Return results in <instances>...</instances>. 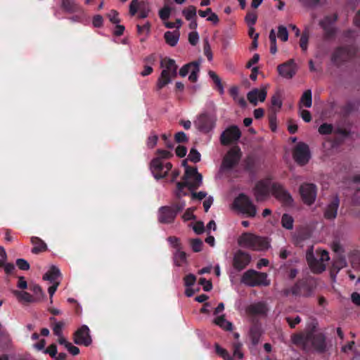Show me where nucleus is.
I'll use <instances>...</instances> for the list:
<instances>
[{"instance_id":"40","label":"nucleus","mask_w":360,"mask_h":360,"mask_svg":"<svg viewBox=\"0 0 360 360\" xmlns=\"http://www.w3.org/2000/svg\"><path fill=\"white\" fill-rule=\"evenodd\" d=\"M309 34V31L305 30L302 32L300 39V46L302 51L305 52L308 48Z\"/></svg>"},{"instance_id":"21","label":"nucleus","mask_w":360,"mask_h":360,"mask_svg":"<svg viewBox=\"0 0 360 360\" xmlns=\"http://www.w3.org/2000/svg\"><path fill=\"white\" fill-rule=\"evenodd\" d=\"M340 199L336 195L333 196L323 210V217L327 220H334L338 215Z\"/></svg>"},{"instance_id":"43","label":"nucleus","mask_w":360,"mask_h":360,"mask_svg":"<svg viewBox=\"0 0 360 360\" xmlns=\"http://www.w3.org/2000/svg\"><path fill=\"white\" fill-rule=\"evenodd\" d=\"M269 41H270V53L275 54L277 52V44H276V35L275 30L271 29L269 32Z\"/></svg>"},{"instance_id":"2","label":"nucleus","mask_w":360,"mask_h":360,"mask_svg":"<svg viewBox=\"0 0 360 360\" xmlns=\"http://www.w3.org/2000/svg\"><path fill=\"white\" fill-rule=\"evenodd\" d=\"M292 342L304 350L314 349L319 353L324 352L326 348V338L321 333H315L313 331H309L306 333H295L292 335Z\"/></svg>"},{"instance_id":"50","label":"nucleus","mask_w":360,"mask_h":360,"mask_svg":"<svg viewBox=\"0 0 360 360\" xmlns=\"http://www.w3.org/2000/svg\"><path fill=\"white\" fill-rule=\"evenodd\" d=\"M333 125L330 124L323 123L319 127V132L321 134H330L333 132Z\"/></svg>"},{"instance_id":"13","label":"nucleus","mask_w":360,"mask_h":360,"mask_svg":"<svg viewBox=\"0 0 360 360\" xmlns=\"http://www.w3.org/2000/svg\"><path fill=\"white\" fill-rule=\"evenodd\" d=\"M338 20V15L334 14L333 15H328L324 18L320 22V26L323 30V38L325 40H330L335 38L337 29L334 26L335 22Z\"/></svg>"},{"instance_id":"8","label":"nucleus","mask_w":360,"mask_h":360,"mask_svg":"<svg viewBox=\"0 0 360 360\" xmlns=\"http://www.w3.org/2000/svg\"><path fill=\"white\" fill-rule=\"evenodd\" d=\"M242 158V152L238 146L231 148L223 158L221 169L231 171L237 166Z\"/></svg>"},{"instance_id":"28","label":"nucleus","mask_w":360,"mask_h":360,"mask_svg":"<svg viewBox=\"0 0 360 360\" xmlns=\"http://www.w3.org/2000/svg\"><path fill=\"white\" fill-rule=\"evenodd\" d=\"M31 243L34 245L32 249L33 254H39L47 250L46 244L39 237L33 236L31 238Z\"/></svg>"},{"instance_id":"44","label":"nucleus","mask_w":360,"mask_h":360,"mask_svg":"<svg viewBox=\"0 0 360 360\" xmlns=\"http://www.w3.org/2000/svg\"><path fill=\"white\" fill-rule=\"evenodd\" d=\"M209 75H210V78L212 79V81L214 82V84H216L219 94H223L224 91V86L222 85L221 79L213 71H210Z\"/></svg>"},{"instance_id":"32","label":"nucleus","mask_w":360,"mask_h":360,"mask_svg":"<svg viewBox=\"0 0 360 360\" xmlns=\"http://www.w3.org/2000/svg\"><path fill=\"white\" fill-rule=\"evenodd\" d=\"M174 262L176 266H181L183 264L187 262V255L185 252L181 250V247L176 249L174 255Z\"/></svg>"},{"instance_id":"12","label":"nucleus","mask_w":360,"mask_h":360,"mask_svg":"<svg viewBox=\"0 0 360 360\" xmlns=\"http://www.w3.org/2000/svg\"><path fill=\"white\" fill-rule=\"evenodd\" d=\"M292 155L298 165L301 166L307 165L311 158L308 145L303 142L298 143L294 148Z\"/></svg>"},{"instance_id":"55","label":"nucleus","mask_w":360,"mask_h":360,"mask_svg":"<svg viewBox=\"0 0 360 360\" xmlns=\"http://www.w3.org/2000/svg\"><path fill=\"white\" fill-rule=\"evenodd\" d=\"M15 263L20 270L27 271L30 268V264L24 259H17Z\"/></svg>"},{"instance_id":"10","label":"nucleus","mask_w":360,"mask_h":360,"mask_svg":"<svg viewBox=\"0 0 360 360\" xmlns=\"http://www.w3.org/2000/svg\"><path fill=\"white\" fill-rule=\"evenodd\" d=\"M251 255L243 250H237L233 255L232 266L238 272L244 270L251 262Z\"/></svg>"},{"instance_id":"62","label":"nucleus","mask_w":360,"mask_h":360,"mask_svg":"<svg viewBox=\"0 0 360 360\" xmlns=\"http://www.w3.org/2000/svg\"><path fill=\"white\" fill-rule=\"evenodd\" d=\"M44 353L49 354L52 358L56 357L57 346L55 344H51L45 349Z\"/></svg>"},{"instance_id":"51","label":"nucleus","mask_w":360,"mask_h":360,"mask_svg":"<svg viewBox=\"0 0 360 360\" xmlns=\"http://www.w3.org/2000/svg\"><path fill=\"white\" fill-rule=\"evenodd\" d=\"M139 13L138 15L139 18H146L148 17V13L150 12V9L148 6H146L144 3H141L139 6Z\"/></svg>"},{"instance_id":"29","label":"nucleus","mask_w":360,"mask_h":360,"mask_svg":"<svg viewBox=\"0 0 360 360\" xmlns=\"http://www.w3.org/2000/svg\"><path fill=\"white\" fill-rule=\"evenodd\" d=\"M244 169L251 175L257 174V161L253 156H248L244 160Z\"/></svg>"},{"instance_id":"56","label":"nucleus","mask_w":360,"mask_h":360,"mask_svg":"<svg viewBox=\"0 0 360 360\" xmlns=\"http://www.w3.org/2000/svg\"><path fill=\"white\" fill-rule=\"evenodd\" d=\"M174 140L176 143H186L188 138L184 131H179L174 135Z\"/></svg>"},{"instance_id":"4","label":"nucleus","mask_w":360,"mask_h":360,"mask_svg":"<svg viewBox=\"0 0 360 360\" xmlns=\"http://www.w3.org/2000/svg\"><path fill=\"white\" fill-rule=\"evenodd\" d=\"M316 288V283L311 278L298 280L291 288L283 290V294L288 296L292 294L295 296L309 297Z\"/></svg>"},{"instance_id":"5","label":"nucleus","mask_w":360,"mask_h":360,"mask_svg":"<svg viewBox=\"0 0 360 360\" xmlns=\"http://www.w3.org/2000/svg\"><path fill=\"white\" fill-rule=\"evenodd\" d=\"M186 206V202L178 199L172 206H162L158 210V221L162 224H172L174 221L179 212Z\"/></svg>"},{"instance_id":"9","label":"nucleus","mask_w":360,"mask_h":360,"mask_svg":"<svg viewBox=\"0 0 360 360\" xmlns=\"http://www.w3.org/2000/svg\"><path fill=\"white\" fill-rule=\"evenodd\" d=\"M235 207L243 214L250 217H255L257 214V207L252 203L250 198L244 194L240 193L234 200Z\"/></svg>"},{"instance_id":"26","label":"nucleus","mask_w":360,"mask_h":360,"mask_svg":"<svg viewBox=\"0 0 360 360\" xmlns=\"http://www.w3.org/2000/svg\"><path fill=\"white\" fill-rule=\"evenodd\" d=\"M347 260L344 256H338L330 267V276L335 278L340 269L347 266Z\"/></svg>"},{"instance_id":"1","label":"nucleus","mask_w":360,"mask_h":360,"mask_svg":"<svg viewBox=\"0 0 360 360\" xmlns=\"http://www.w3.org/2000/svg\"><path fill=\"white\" fill-rule=\"evenodd\" d=\"M272 178L267 176L258 181L253 188V193L255 200L257 202L265 200L270 195V193L284 206H292L293 199L288 191L282 184L278 182H272Z\"/></svg>"},{"instance_id":"47","label":"nucleus","mask_w":360,"mask_h":360,"mask_svg":"<svg viewBox=\"0 0 360 360\" xmlns=\"http://www.w3.org/2000/svg\"><path fill=\"white\" fill-rule=\"evenodd\" d=\"M30 289L34 294L35 297L34 298L36 300V302L41 300L45 295L41 288L39 285H32L30 287Z\"/></svg>"},{"instance_id":"16","label":"nucleus","mask_w":360,"mask_h":360,"mask_svg":"<svg viewBox=\"0 0 360 360\" xmlns=\"http://www.w3.org/2000/svg\"><path fill=\"white\" fill-rule=\"evenodd\" d=\"M241 136V131L236 125L227 127L220 136V142L223 146H229L237 141Z\"/></svg>"},{"instance_id":"37","label":"nucleus","mask_w":360,"mask_h":360,"mask_svg":"<svg viewBox=\"0 0 360 360\" xmlns=\"http://www.w3.org/2000/svg\"><path fill=\"white\" fill-rule=\"evenodd\" d=\"M215 352L217 355L224 359V360H234L233 356L230 355L229 352L222 348L219 344L214 345Z\"/></svg>"},{"instance_id":"17","label":"nucleus","mask_w":360,"mask_h":360,"mask_svg":"<svg viewBox=\"0 0 360 360\" xmlns=\"http://www.w3.org/2000/svg\"><path fill=\"white\" fill-rule=\"evenodd\" d=\"M202 179V175H198L197 179H194L193 182L188 181V180H185L183 182H177L176 190L175 192L176 198L181 200L182 196H186L188 195V193H181L182 189H184L185 188H188L191 193L194 192V191L198 189L201 185Z\"/></svg>"},{"instance_id":"54","label":"nucleus","mask_w":360,"mask_h":360,"mask_svg":"<svg viewBox=\"0 0 360 360\" xmlns=\"http://www.w3.org/2000/svg\"><path fill=\"white\" fill-rule=\"evenodd\" d=\"M171 9L169 6H164L159 11V16L162 20H167L170 16Z\"/></svg>"},{"instance_id":"60","label":"nucleus","mask_w":360,"mask_h":360,"mask_svg":"<svg viewBox=\"0 0 360 360\" xmlns=\"http://www.w3.org/2000/svg\"><path fill=\"white\" fill-rule=\"evenodd\" d=\"M140 4L139 0H132L129 5V13L131 15H134L139 8Z\"/></svg>"},{"instance_id":"48","label":"nucleus","mask_w":360,"mask_h":360,"mask_svg":"<svg viewBox=\"0 0 360 360\" xmlns=\"http://www.w3.org/2000/svg\"><path fill=\"white\" fill-rule=\"evenodd\" d=\"M190 244L194 252H199L202 250L203 243L200 238L191 239Z\"/></svg>"},{"instance_id":"57","label":"nucleus","mask_w":360,"mask_h":360,"mask_svg":"<svg viewBox=\"0 0 360 360\" xmlns=\"http://www.w3.org/2000/svg\"><path fill=\"white\" fill-rule=\"evenodd\" d=\"M285 320L291 328H295V326L301 322V318L296 316L295 318L286 317Z\"/></svg>"},{"instance_id":"14","label":"nucleus","mask_w":360,"mask_h":360,"mask_svg":"<svg viewBox=\"0 0 360 360\" xmlns=\"http://www.w3.org/2000/svg\"><path fill=\"white\" fill-rule=\"evenodd\" d=\"M172 168V163L167 162L164 165L159 158H154L150 162V169L156 179L165 178Z\"/></svg>"},{"instance_id":"63","label":"nucleus","mask_w":360,"mask_h":360,"mask_svg":"<svg viewBox=\"0 0 360 360\" xmlns=\"http://www.w3.org/2000/svg\"><path fill=\"white\" fill-rule=\"evenodd\" d=\"M136 27L139 34H141L143 32H146L147 34H148L150 30V23L147 22L143 25H137Z\"/></svg>"},{"instance_id":"39","label":"nucleus","mask_w":360,"mask_h":360,"mask_svg":"<svg viewBox=\"0 0 360 360\" xmlns=\"http://www.w3.org/2000/svg\"><path fill=\"white\" fill-rule=\"evenodd\" d=\"M183 15L187 20L196 18V8L194 6H189L182 11Z\"/></svg>"},{"instance_id":"30","label":"nucleus","mask_w":360,"mask_h":360,"mask_svg":"<svg viewBox=\"0 0 360 360\" xmlns=\"http://www.w3.org/2000/svg\"><path fill=\"white\" fill-rule=\"evenodd\" d=\"M61 8L70 13H76L79 10V6L73 0H62Z\"/></svg>"},{"instance_id":"7","label":"nucleus","mask_w":360,"mask_h":360,"mask_svg":"<svg viewBox=\"0 0 360 360\" xmlns=\"http://www.w3.org/2000/svg\"><path fill=\"white\" fill-rule=\"evenodd\" d=\"M241 282L250 287L268 286L270 284L266 273L259 272L254 269L246 271L241 277Z\"/></svg>"},{"instance_id":"42","label":"nucleus","mask_w":360,"mask_h":360,"mask_svg":"<svg viewBox=\"0 0 360 360\" xmlns=\"http://www.w3.org/2000/svg\"><path fill=\"white\" fill-rule=\"evenodd\" d=\"M293 218L288 214H283L281 218V224L283 227L288 230H291L293 228Z\"/></svg>"},{"instance_id":"22","label":"nucleus","mask_w":360,"mask_h":360,"mask_svg":"<svg viewBox=\"0 0 360 360\" xmlns=\"http://www.w3.org/2000/svg\"><path fill=\"white\" fill-rule=\"evenodd\" d=\"M278 74L285 78L291 79L296 74L295 65L294 60L290 59L277 67Z\"/></svg>"},{"instance_id":"61","label":"nucleus","mask_w":360,"mask_h":360,"mask_svg":"<svg viewBox=\"0 0 360 360\" xmlns=\"http://www.w3.org/2000/svg\"><path fill=\"white\" fill-rule=\"evenodd\" d=\"M158 140V135H156L155 134H152L148 138V140H147V146H148V147L150 148H153V147H155V145L157 144Z\"/></svg>"},{"instance_id":"6","label":"nucleus","mask_w":360,"mask_h":360,"mask_svg":"<svg viewBox=\"0 0 360 360\" xmlns=\"http://www.w3.org/2000/svg\"><path fill=\"white\" fill-rule=\"evenodd\" d=\"M161 65L165 66L160 77L157 82V90H160L167 84L171 82V77H175L177 75L178 66L176 65L175 60L172 58H165L161 62Z\"/></svg>"},{"instance_id":"19","label":"nucleus","mask_w":360,"mask_h":360,"mask_svg":"<svg viewBox=\"0 0 360 360\" xmlns=\"http://www.w3.org/2000/svg\"><path fill=\"white\" fill-rule=\"evenodd\" d=\"M352 54L351 49L349 47H338L331 56V61L334 65L339 66L345 61L349 60Z\"/></svg>"},{"instance_id":"41","label":"nucleus","mask_w":360,"mask_h":360,"mask_svg":"<svg viewBox=\"0 0 360 360\" xmlns=\"http://www.w3.org/2000/svg\"><path fill=\"white\" fill-rule=\"evenodd\" d=\"M198 175H201L198 172L196 167H191L186 166L185 174L184 175L183 179L184 181L188 180V178L193 177L194 179H197Z\"/></svg>"},{"instance_id":"31","label":"nucleus","mask_w":360,"mask_h":360,"mask_svg":"<svg viewBox=\"0 0 360 360\" xmlns=\"http://www.w3.org/2000/svg\"><path fill=\"white\" fill-rule=\"evenodd\" d=\"M179 32L178 31H167L164 34V38L167 44L171 46H175L179 39Z\"/></svg>"},{"instance_id":"23","label":"nucleus","mask_w":360,"mask_h":360,"mask_svg":"<svg viewBox=\"0 0 360 360\" xmlns=\"http://www.w3.org/2000/svg\"><path fill=\"white\" fill-rule=\"evenodd\" d=\"M266 95L267 91L266 88H262L261 89H254L248 93L247 98L249 102L255 106L257 105L258 101L261 102L264 101Z\"/></svg>"},{"instance_id":"35","label":"nucleus","mask_w":360,"mask_h":360,"mask_svg":"<svg viewBox=\"0 0 360 360\" xmlns=\"http://www.w3.org/2000/svg\"><path fill=\"white\" fill-rule=\"evenodd\" d=\"M214 323L227 331H230L232 330V323L225 319L224 315H221L217 317L214 320Z\"/></svg>"},{"instance_id":"46","label":"nucleus","mask_w":360,"mask_h":360,"mask_svg":"<svg viewBox=\"0 0 360 360\" xmlns=\"http://www.w3.org/2000/svg\"><path fill=\"white\" fill-rule=\"evenodd\" d=\"M271 103L272 108H276V110H279L283 105L281 100V95L279 92H276L271 98Z\"/></svg>"},{"instance_id":"58","label":"nucleus","mask_w":360,"mask_h":360,"mask_svg":"<svg viewBox=\"0 0 360 360\" xmlns=\"http://www.w3.org/2000/svg\"><path fill=\"white\" fill-rule=\"evenodd\" d=\"M199 284L202 285V288L205 291L209 292L212 288V283L210 281H207L205 278H200L199 279Z\"/></svg>"},{"instance_id":"34","label":"nucleus","mask_w":360,"mask_h":360,"mask_svg":"<svg viewBox=\"0 0 360 360\" xmlns=\"http://www.w3.org/2000/svg\"><path fill=\"white\" fill-rule=\"evenodd\" d=\"M351 265L354 269L360 270V251L354 250L349 256Z\"/></svg>"},{"instance_id":"24","label":"nucleus","mask_w":360,"mask_h":360,"mask_svg":"<svg viewBox=\"0 0 360 360\" xmlns=\"http://www.w3.org/2000/svg\"><path fill=\"white\" fill-rule=\"evenodd\" d=\"M307 260L308 264L314 273L320 274L326 269L325 264L315 258L312 252H307Z\"/></svg>"},{"instance_id":"20","label":"nucleus","mask_w":360,"mask_h":360,"mask_svg":"<svg viewBox=\"0 0 360 360\" xmlns=\"http://www.w3.org/2000/svg\"><path fill=\"white\" fill-rule=\"evenodd\" d=\"M89 328L84 325L80 327L74 334V342L77 345H84L86 347L91 344L92 340L90 336Z\"/></svg>"},{"instance_id":"36","label":"nucleus","mask_w":360,"mask_h":360,"mask_svg":"<svg viewBox=\"0 0 360 360\" xmlns=\"http://www.w3.org/2000/svg\"><path fill=\"white\" fill-rule=\"evenodd\" d=\"M13 293L20 300H23L28 303L36 302L33 296L26 291L15 290Z\"/></svg>"},{"instance_id":"33","label":"nucleus","mask_w":360,"mask_h":360,"mask_svg":"<svg viewBox=\"0 0 360 360\" xmlns=\"http://www.w3.org/2000/svg\"><path fill=\"white\" fill-rule=\"evenodd\" d=\"M60 274V272L58 268L55 266H52L50 269L43 276V279L52 282L56 280Z\"/></svg>"},{"instance_id":"15","label":"nucleus","mask_w":360,"mask_h":360,"mask_svg":"<svg viewBox=\"0 0 360 360\" xmlns=\"http://www.w3.org/2000/svg\"><path fill=\"white\" fill-rule=\"evenodd\" d=\"M300 194L304 203L311 205L316 200L317 188L314 184L304 183L300 187Z\"/></svg>"},{"instance_id":"3","label":"nucleus","mask_w":360,"mask_h":360,"mask_svg":"<svg viewBox=\"0 0 360 360\" xmlns=\"http://www.w3.org/2000/svg\"><path fill=\"white\" fill-rule=\"evenodd\" d=\"M238 245L255 251L267 250L270 245L267 238L251 233H243L238 240Z\"/></svg>"},{"instance_id":"11","label":"nucleus","mask_w":360,"mask_h":360,"mask_svg":"<svg viewBox=\"0 0 360 360\" xmlns=\"http://www.w3.org/2000/svg\"><path fill=\"white\" fill-rule=\"evenodd\" d=\"M194 125L198 130L202 133H208L215 126V119L211 116L207 112L200 113L196 120L194 122Z\"/></svg>"},{"instance_id":"53","label":"nucleus","mask_w":360,"mask_h":360,"mask_svg":"<svg viewBox=\"0 0 360 360\" xmlns=\"http://www.w3.org/2000/svg\"><path fill=\"white\" fill-rule=\"evenodd\" d=\"M233 356L238 358L239 359H243V353L241 352L242 344L240 342H235L233 345Z\"/></svg>"},{"instance_id":"64","label":"nucleus","mask_w":360,"mask_h":360,"mask_svg":"<svg viewBox=\"0 0 360 360\" xmlns=\"http://www.w3.org/2000/svg\"><path fill=\"white\" fill-rule=\"evenodd\" d=\"M257 18V15L254 13H248L245 16V20L250 26L256 23Z\"/></svg>"},{"instance_id":"27","label":"nucleus","mask_w":360,"mask_h":360,"mask_svg":"<svg viewBox=\"0 0 360 360\" xmlns=\"http://www.w3.org/2000/svg\"><path fill=\"white\" fill-rule=\"evenodd\" d=\"M262 330L261 326L258 323H254L250 328V338L253 345H257L260 340Z\"/></svg>"},{"instance_id":"52","label":"nucleus","mask_w":360,"mask_h":360,"mask_svg":"<svg viewBox=\"0 0 360 360\" xmlns=\"http://www.w3.org/2000/svg\"><path fill=\"white\" fill-rule=\"evenodd\" d=\"M196 276L193 274H189L184 276V283L186 287H191L196 282Z\"/></svg>"},{"instance_id":"59","label":"nucleus","mask_w":360,"mask_h":360,"mask_svg":"<svg viewBox=\"0 0 360 360\" xmlns=\"http://www.w3.org/2000/svg\"><path fill=\"white\" fill-rule=\"evenodd\" d=\"M63 326L64 323L63 321L56 322L53 327V334L56 336H61Z\"/></svg>"},{"instance_id":"18","label":"nucleus","mask_w":360,"mask_h":360,"mask_svg":"<svg viewBox=\"0 0 360 360\" xmlns=\"http://www.w3.org/2000/svg\"><path fill=\"white\" fill-rule=\"evenodd\" d=\"M200 60H195L184 65L179 70V75L184 77L191 72L188 79L191 82H196L200 72Z\"/></svg>"},{"instance_id":"25","label":"nucleus","mask_w":360,"mask_h":360,"mask_svg":"<svg viewBox=\"0 0 360 360\" xmlns=\"http://www.w3.org/2000/svg\"><path fill=\"white\" fill-rule=\"evenodd\" d=\"M267 307L266 304L262 302L252 304L246 309V312L250 316L266 315Z\"/></svg>"},{"instance_id":"45","label":"nucleus","mask_w":360,"mask_h":360,"mask_svg":"<svg viewBox=\"0 0 360 360\" xmlns=\"http://www.w3.org/2000/svg\"><path fill=\"white\" fill-rule=\"evenodd\" d=\"M276 37H278L281 41L285 42L288 40V31L284 25H279L278 27V32L276 34Z\"/></svg>"},{"instance_id":"38","label":"nucleus","mask_w":360,"mask_h":360,"mask_svg":"<svg viewBox=\"0 0 360 360\" xmlns=\"http://www.w3.org/2000/svg\"><path fill=\"white\" fill-rule=\"evenodd\" d=\"M300 103L303 104V105L306 108H310L312 105V98H311V91L310 89L306 90L301 98Z\"/></svg>"},{"instance_id":"49","label":"nucleus","mask_w":360,"mask_h":360,"mask_svg":"<svg viewBox=\"0 0 360 360\" xmlns=\"http://www.w3.org/2000/svg\"><path fill=\"white\" fill-rule=\"evenodd\" d=\"M200 153L194 148H192L189 152L188 158V160L194 163H197L200 161Z\"/></svg>"}]
</instances>
